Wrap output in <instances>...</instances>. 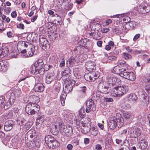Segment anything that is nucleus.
Returning a JSON list of instances; mask_svg holds the SVG:
<instances>
[{
    "instance_id": "7",
    "label": "nucleus",
    "mask_w": 150,
    "mask_h": 150,
    "mask_svg": "<svg viewBox=\"0 0 150 150\" xmlns=\"http://www.w3.org/2000/svg\"><path fill=\"white\" fill-rule=\"evenodd\" d=\"M30 44L27 42L20 41L18 42L17 44V48L18 50H19L21 51L22 53H23L26 52L25 48L28 47V45Z\"/></svg>"
},
{
    "instance_id": "25",
    "label": "nucleus",
    "mask_w": 150,
    "mask_h": 150,
    "mask_svg": "<svg viewBox=\"0 0 150 150\" xmlns=\"http://www.w3.org/2000/svg\"><path fill=\"white\" fill-rule=\"evenodd\" d=\"M63 92H62L60 97V100H61V103L62 106L64 105L65 100L67 96V94L69 93H67L65 91L64 88H63Z\"/></svg>"
},
{
    "instance_id": "30",
    "label": "nucleus",
    "mask_w": 150,
    "mask_h": 150,
    "mask_svg": "<svg viewBox=\"0 0 150 150\" xmlns=\"http://www.w3.org/2000/svg\"><path fill=\"white\" fill-rule=\"evenodd\" d=\"M83 49V47L81 46H78L76 47L74 49V51L75 53L77 55H79L82 53V51Z\"/></svg>"
},
{
    "instance_id": "5",
    "label": "nucleus",
    "mask_w": 150,
    "mask_h": 150,
    "mask_svg": "<svg viewBox=\"0 0 150 150\" xmlns=\"http://www.w3.org/2000/svg\"><path fill=\"white\" fill-rule=\"evenodd\" d=\"M76 81L70 78H67L64 81L65 86L64 88V90L67 93L71 92L73 89V86L74 85Z\"/></svg>"
},
{
    "instance_id": "44",
    "label": "nucleus",
    "mask_w": 150,
    "mask_h": 150,
    "mask_svg": "<svg viewBox=\"0 0 150 150\" xmlns=\"http://www.w3.org/2000/svg\"><path fill=\"white\" fill-rule=\"evenodd\" d=\"M50 24L52 25V24L50 23V24H48L47 26V28L50 30V31L51 33H54L55 31V26H52L50 25Z\"/></svg>"
},
{
    "instance_id": "16",
    "label": "nucleus",
    "mask_w": 150,
    "mask_h": 150,
    "mask_svg": "<svg viewBox=\"0 0 150 150\" xmlns=\"http://www.w3.org/2000/svg\"><path fill=\"white\" fill-rule=\"evenodd\" d=\"M28 49H27V51L26 50V56L27 57H32L34 54L35 52V46L31 44L28 45Z\"/></svg>"
},
{
    "instance_id": "22",
    "label": "nucleus",
    "mask_w": 150,
    "mask_h": 150,
    "mask_svg": "<svg viewBox=\"0 0 150 150\" xmlns=\"http://www.w3.org/2000/svg\"><path fill=\"white\" fill-rule=\"evenodd\" d=\"M113 71L114 73L119 74L121 76V74L125 72L124 71H126V69L117 65L114 68Z\"/></svg>"
},
{
    "instance_id": "8",
    "label": "nucleus",
    "mask_w": 150,
    "mask_h": 150,
    "mask_svg": "<svg viewBox=\"0 0 150 150\" xmlns=\"http://www.w3.org/2000/svg\"><path fill=\"white\" fill-rule=\"evenodd\" d=\"M137 11L139 13H146L150 11V6L142 4L139 5L137 8Z\"/></svg>"
},
{
    "instance_id": "3",
    "label": "nucleus",
    "mask_w": 150,
    "mask_h": 150,
    "mask_svg": "<svg viewBox=\"0 0 150 150\" xmlns=\"http://www.w3.org/2000/svg\"><path fill=\"white\" fill-rule=\"evenodd\" d=\"M112 94L115 97H119L125 94L127 91L123 86H118L114 87L112 90Z\"/></svg>"
},
{
    "instance_id": "33",
    "label": "nucleus",
    "mask_w": 150,
    "mask_h": 150,
    "mask_svg": "<svg viewBox=\"0 0 150 150\" xmlns=\"http://www.w3.org/2000/svg\"><path fill=\"white\" fill-rule=\"evenodd\" d=\"M44 120L43 116H42L38 117L36 121V126H41Z\"/></svg>"
},
{
    "instance_id": "46",
    "label": "nucleus",
    "mask_w": 150,
    "mask_h": 150,
    "mask_svg": "<svg viewBox=\"0 0 150 150\" xmlns=\"http://www.w3.org/2000/svg\"><path fill=\"white\" fill-rule=\"evenodd\" d=\"M84 113V108L82 107L79 110V115L80 117L82 118L84 117V115L83 113Z\"/></svg>"
},
{
    "instance_id": "48",
    "label": "nucleus",
    "mask_w": 150,
    "mask_h": 150,
    "mask_svg": "<svg viewBox=\"0 0 150 150\" xmlns=\"http://www.w3.org/2000/svg\"><path fill=\"white\" fill-rule=\"evenodd\" d=\"M149 83L146 82V84L145 86V88L146 92H147L149 95L150 96V85L148 84Z\"/></svg>"
},
{
    "instance_id": "9",
    "label": "nucleus",
    "mask_w": 150,
    "mask_h": 150,
    "mask_svg": "<svg viewBox=\"0 0 150 150\" xmlns=\"http://www.w3.org/2000/svg\"><path fill=\"white\" fill-rule=\"evenodd\" d=\"M121 76L132 81L136 79L135 74L132 72H125L121 74Z\"/></svg>"
},
{
    "instance_id": "13",
    "label": "nucleus",
    "mask_w": 150,
    "mask_h": 150,
    "mask_svg": "<svg viewBox=\"0 0 150 150\" xmlns=\"http://www.w3.org/2000/svg\"><path fill=\"white\" fill-rule=\"evenodd\" d=\"M42 79L40 78V82L37 83L35 84L34 88L35 92H42L44 90V87L43 84L41 82H42Z\"/></svg>"
},
{
    "instance_id": "53",
    "label": "nucleus",
    "mask_w": 150,
    "mask_h": 150,
    "mask_svg": "<svg viewBox=\"0 0 150 150\" xmlns=\"http://www.w3.org/2000/svg\"><path fill=\"white\" fill-rule=\"evenodd\" d=\"M91 134L94 136H96L98 133V131L97 129L94 128L93 129H92V130L91 131Z\"/></svg>"
},
{
    "instance_id": "6",
    "label": "nucleus",
    "mask_w": 150,
    "mask_h": 150,
    "mask_svg": "<svg viewBox=\"0 0 150 150\" xmlns=\"http://www.w3.org/2000/svg\"><path fill=\"white\" fill-rule=\"evenodd\" d=\"M141 130L138 128H130L128 132L129 137L136 138L139 136L141 134Z\"/></svg>"
},
{
    "instance_id": "26",
    "label": "nucleus",
    "mask_w": 150,
    "mask_h": 150,
    "mask_svg": "<svg viewBox=\"0 0 150 150\" xmlns=\"http://www.w3.org/2000/svg\"><path fill=\"white\" fill-rule=\"evenodd\" d=\"M142 102L143 105H147L148 103L149 97L147 94H142L141 95Z\"/></svg>"
},
{
    "instance_id": "1",
    "label": "nucleus",
    "mask_w": 150,
    "mask_h": 150,
    "mask_svg": "<svg viewBox=\"0 0 150 150\" xmlns=\"http://www.w3.org/2000/svg\"><path fill=\"white\" fill-rule=\"evenodd\" d=\"M123 118L120 114L117 113L115 116L110 118L108 122V126L111 129H114L117 126L121 127L124 124Z\"/></svg>"
},
{
    "instance_id": "32",
    "label": "nucleus",
    "mask_w": 150,
    "mask_h": 150,
    "mask_svg": "<svg viewBox=\"0 0 150 150\" xmlns=\"http://www.w3.org/2000/svg\"><path fill=\"white\" fill-rule=\"evenodd\" d=\"M44 64L43 62V61L42 59H39L37 60L34 64V65L37 68L43 67Z\"/></svg>"
},
{
    "instance_id": "42",
    "label": "nucleus",
    "mask_w": 150,
    "mask_h": 150,
    "mask_svg": "<svg viewBox=\"0 0 150 150\" xmlns=\"http://www.w3.org/2000/svg\"><path fill=\"white\" fill-rule=\"evenodd\" d=\"M31 126L30 123L29 122H27L23 126V129L24 131L26 132L30 127Z\"/></svg>"
},
{
    "instance_id": "59",
    "label": "nucleus",
    "mask_w": 150,
    "mask_h": 150,
    "mask_svg": "<svg viewBox=\"0 0 150 150\" xmlns=\"http://www.w3.org/2000/svg\"><path fill=\"white\" fill-rule=\"evenodd\" d=\"M17 27L18 28L23 30L24 29V25L23 24L20 23L18 24Z\"/></svg>"
},
{
    "instance_id": "43",
    "label": "nucleus",
    "mask_w": 150,
    "mask_h": 150,
    "mask_svg": "<svg viewBox=\"0 0 150 150\" xmlns=\"http://www.w3.org/2000/svg\"><path fill=\"white\" fill-rule=\"evenodd\" d=\"M5 98L4 96H0V110L3 108Z\"/></svg>"
},
{
    "instance_id": "51",
    "label": "nucleus",
    "mask_w": 150,
    "mask_h": 150,
    "mask_svg": "<svg viewBox=\"0 0 150 150\" xmlns=\"http://www.w3.org/2000/svg\"><path fill=\"white\" fill-rule=\"evenodd\" d=\"M52 67V66L47 64H45L43 65V68L45 71H47Z\"/></svg>"
},
{
    "instance_id": "14",
    "label": "nucleus",
    "mask_w": 150,
    "mask_h": 150,
    "mask_svg": "<svg viewBox=\"0 0 150 150\" xmlns=\"http://www.w3.org/2000/svg\"><path fill=\"white\" fill-rule=\"evenodd\" d=\"M39 42L40 45L43 49H49L50 45L49 42L45 38L40 37L39 39Z\"/></svg>"
},
{
    "instance_id": "55",
    "label": "nucleus",
    "mask_w": 150,
    "mask_h": 150,
    "mask_svg": "<svg viewBox=\"0 0 150 150\" xmlns=\"http://www.w3.org/2000/svg\"><path fill=\"white\" fill-rule=\"evenodd\" d=\"M34 109L35 111V113H37L38 112L39 110V106L36 103H34Z\"/></svg>"
},
{
    "instance_id": "34",
    "label": "nucleus",
    "mask_w": 150,
    "mask_h": 150,
    "mask_svg": "<svg viewBox=\"0 0 150 150\" xmlns=\"http://www.w3.org/2000/svg\"><path fill=\"white\" fill-rule=\"evenodd\" d=\"M0 61V71H6L8 67L7 64H5V61Z\"/></svg>"
},
{
    "instance_id": "38",
    "label": "nucleus",
    "mask_w": 150,
    "mask_h": 150,
    "mask_svg": "<svg viewBox=\"0 0 150 150\" xmlns=\"http://www.w3.org/2000/svg\"><path fill=\"white\" fill-rule=\"evenodd\" d=\"M89 40V39L87 38H84V39H81L79 40L78 42V44L79 46H81L83 47H84L86 43Z\"/></svg>"
},
{
    "instance_id": "58",
    "label": "nucleus",
    "mask_w": 150,
    "mask_h": 150,
    "mask_svg": "<svg viewBox=\"0 0 150 150\" xmlns=\"http://www.w3.org/2000/svg\"><path fill=\"white\" fill-rule=\"evenodd\" d=\"M140 37V35L139 34H136L134 37L133 38V41H135Z\"/></svg>"
},
{
    "instance_id": "17",
    "label": "nucleus",
    "mask_w": 150,
    "mask_h": 150,
    "mask_svg": "<svg viewBox=\"0 0 150 150\" xmlns=\"http://www.w3.org/2000/svg\"><path fill=\"white\" fill-rule=\"evenodd\" d=\"M85 67L86 69L90 71H92L96 68L95 63L91 61L87 62L85 64Z\"/></svg>"
},
{
    "instance_id": "2",
    "label": "nucleus",
    "mask_w": 150,
    "mask_h": 150,
    "mask_svg": "<svg viewBox=\"0 0 150 150\" xmlns=\"http://www.w3.org/2000/svg\"><path fill=\"white\" fill-rule=\"evenodd\" d=\"M55 118L57 119V122L58 124L59 129L62 133H65V135L67 137L71 136L72 134L73 130L71 126H64L62 120L59 115H56Z\"/></svg>"
},
{
    "instance_id": "10",
    "label": "nucleus",
    "mask_w": 150,
    "mask_h": 150,
    "mask_svg": "<svg viewBox=\"0 0 150 150\" xmlns=\"http://www.w3.org/2000/svg\"><path fill=\"white\" fill-rule=\"evenodd\" d=\"M34 105V103L31 102L29 103L26 105L25 108V111L27 114L30 115L35 114Z\"/></svg>"
},
{
    "instance_id": "29",
    "label": "nucleus",
    "mask_w": 150,
    "mask_h": 150,
    "mask_svg": "<svg viewBox=\"0 0 150 150\" xmlns=\"http://www.w3.org/2000/svg\"><path fill=\"white\" fill-rule=\"evenodd\" d=\"M59 145V144L58 142L54 139L53 142L49 144V146L51 148L54 149L58 147Z\"/></svg>"
},
{
    "instance_id": "36",
    "label": "nucleus",
    "mask_w": 150,
    "mask_h": 150,
    "mask_svg": "<svg viewBox=\"0 0 150 150\" xmlns=\"http://www.w3.org/2000/svg\"><path fill=\"white\" fill-rule=\"evenodd\" d=\"M81 132L83 133L86 134L88 132L90 129V128L89 126H86L85 124L83 125L81 127Z\"/></svg>"
},
{
    "instance_id": "18",
    "label": "nucleus",
    "mask_w": 150,
    "mask_h": 150,
    "mask_svg": "<svg viewBox=\"0 0 150 150\" xmlns=\"http://www.w3.org/2000/svg\"><path fill=\"white\" fill-rule=\"evenodd\" d=\"M14 122L12 120H9L6 121L4 124V129L8 131L10 130L13 128Z\"/></svg>"
},
{
    "instance_id": "63",
    "label": "nucleus",
    "mask_w": 150,
    "mask_h": 150,
    "mask_svg": "<svg viewBox=\"0 0 150 150\" xmlns=\"http://www.w3.org/2000/svg\"><path fill=\"white\" fill-rule=\"evenodd\" d=\"M12 17L13 18H15L17 16V13L16 11L12 12L11 14Z\"/></svg>"
},
{
    "instance_id": "50",
    "label": "nucleus",
    "mask_w": 150,
    "mask_h": 150,
    "mask_svg": "<svg viewBox=\"0 0 150 150\" xmlns=\"http://www.w3.org/2000/svg\"><path fill=\"white\" fill-rule=\"evenodd\" d=\"M131 20L130 18L128 16L124 17L122 19V20L124 23H129Z\"/></svg>"
},
{
    "instance_id": "49",
    "label": "nucleus",
    "mask_w": 150,
    "mask_h": 150,
    "mask_svg": "<svg viewBox=\"0 0 150 150\" xmlns=\"http://www.w3.org/2000/svg\"><path fill=\"white\" fill-rule=\"evenodd\" d=\"M56 84H57V86L54 89V91H56V96H57L60 91L61 85L58 83H56Z\"/></svg>"
},
{
    "instance_id": "24",
    "label": "nucleus",
    "mask_w": 150,
    "mask_h": 150,
    "mask_svg": "<svg viewBox=\"0 0 150 150\" xmlns=\"http://www.w3.org/2000/svg\"><path fill=\"white\" fill-rule=\"evenodd\" d=\"M139 147L142 150H144L146 149L147 147L148 143L147 140L144 139L141 140L139 142Z\"/></svg>"
},
{
    "instance_id": "12",
    "label": "nucleus",
    "mask_w": 150,
    "mask_h": 150,
    "mask_svg": "<svg viewBox=\"0 0 150 150\" xmlns=\"http://www.w3.org/2000/svg\"><path fill=\"white\" fill-rule=\"evenodd\" d=\"M15 97L14 94H11V96L8 98V100L6 102L5 105H4L3 107L5 110H7L8 109L11 105L13 104L15 100Z\"/></svg>"
},
{
    "instance_id": "15",
    "label": "nucleus",
    "mask_w": 150,
    "mask_h": 150,
    "mask_svg": "<svg viewBox=\"0 0 150 150\" xmlns=\"http://www.w3.org/2000/svg\"><path fill=\"white\" fill-rule=\"evenodd\" d=\"M54 74L53 71L47 72L45 79V82L47 83H50L54 79Z\"/></svg>"
},
{
    "instance_id": "40",
    "label": "nucleus",
    "mask_w": 150,
    "mask_h": 150,
    "mask_svg": "<svg viewBox=\"0 0 150 150\" xmlns=\"http://www.w3.org/2000/svg\"><path fill=\"white\" fill-rule=\"evenodd\" d=\"M30 69V72L31 74H38V68L36 67L35 65H32Z\"/></svg>"
},
{
    "instance_id": "61",
    "label": "nucleus",
    "mask_w": 150,
    "mask_h": 150,
    "mask_svg": "<svg viewBox=\"0 0 150 150\" xmlns=\"http://www.w3.org/2000/svg\"><path fill=\"white\" fill-rule=\"evenodd\" d=\"M129 105L125 103L123 104L121 106V107L125 109H127L129 108Z\"/></svg>"
},
{
    "instance_id": "54",
    "label": "nucleus",
    "mask_w": 150,
    "mask_h": 150,
    "mask_svg": "<svg viewBox=\"0 0 150 150\" xmlns=\"http://www.w3.org/2000/svg\"><path fill=\"white\" fill-rule=\"evenodd\" d=\"M123 145L124 147H129L130 144L129 141L125 139L123 142V144H122L121 146Z\"/></svg>"
},
{
    "instance_id": "57",
    "label": "nucleus",
    "mask_w": 150,
    "mask_h": 150,
    "mask_svg": "<svg viewBox=\"0 0 150 150\" xmlns=\"http://www.w3.org/2000/svg\"><path fill=\"white\" fill-rule=\"evenodd\" d=\"M47 13L50 15H52V17L56 16L55 13L52 10H48L47 11Z\"/></svg>"
},
{
    "instance_id": "35",
    "label": "nucleus",
    "mask_w": 150,
    "mask_h": 150,
    "mask_svg": "<svg viewBox=\"0 0 150 150\" xmlns=\"http://www.w3.org/2000/svg\"><path fill=\"white\" fill-rule=\"evenodd\" d=\"M100 91H94L92 95V98L94 100H97L100 98Z\"/></svg>"
},
{
    "instance_id": "27",
    "label": "nucleus",
    "mask_w": 150,
    "mask_h": 150,
    "mask_svg": "<svg viewBox=\"0 0 150 150\" xmlns=\"http://www.w3.org/2000/svg\"><path fill=\"white\" fill-rule=\"evenodd\" d=\"M124 117L126 120L129 121L134 118V116L132 113L126 112L124 113Z\"/></svg>"
},
{
    "instance_id": "28",
    "label": "nucleus",
    "mask_w": 150,
    "mask_h": 150,
    "mask_svg": "<svg viewBox=\"0 0 150 150\" xmlns=\"http://www.w3.org/2000/svg\"><path fill=\"white\" fill-rule=\"evenodd\" d=\"M127 98L129 101L134 102H136L138 98L137 95L134 93H131L128 95Z\"/></svg>"
},
{
    "instance_id": "64",
    "label": "nucleus",
    "mask_w": 150,
    "mask_h": 150,
    "mask_svg": "<svg viewBox=\"0 0 150 150\" xmlns=\"http://www.w3.org/2000/svg\"><path fill=\"white\" fill-rule=\"evenodd\" d=\"M73 146L71 144H69L67 146V148L68 150H71L73 148Z\"/></svg>"
},
{
    "instance_id": "52",
    "label": "nucleus",
    "mask_w": 150,
    "mask_h": 150,
    "mask_svg": "<svg viewBox=\"0 0 150 150\" xmlns=\"http://www.w3.org/2000/svg\"><path fill=\"white\" fill-rule=\"evenodd\" d=\"M38 69V74H39L40 75L43 74H44L45 70L43 68V67L39 68Z\"/></svg>"
},
{
    "instance_id": "47",
    "label": "nucleus",
    "mask_w": 150,
    "mask_h": 150,
    "mask_svg": "<svg viewBox=\"0 0 150 150\" xmlns=\"http://www.w3.org/2000/svg\"><path fill=\"white\" fill-rule=\"evenodd\" d=\"M122 55L124 58L126 60L131 59L132 58L131 55L127 53L123 52L122 53Z\"/></svg>"
},
{
    "instance_id": "31",
    "label": "nucleus",
    "mask_w": 150,
    "mask_h": 150,
    "mask_svg": "<svg viewBox=\"0 0 150 150\" xmlns=\"http://www.w3.org/2000/svg\"><path fill=\"white\" fill-rule=\"evenodd\" d=\"M54 139L51 136L48 135L45 136V140L46 143L49 145V144L53 142Z\"/></svg>"
},
{
    "instance_id": "23",
    "label": "nucleus",
    "mask_w": 150,
    "mask_h": 150,
    "mask_svg": "<svg viewBox=\"0 0 150 150\" xmlns=\"http://www.w3.org/2000/svg\"><path fill=\"white\" fill-rule=\"evenodd\" d=\"M87 107H88L91 109L93 111H95L96 110V107L93 101L91 99H90L88 100L86 103Z\"/></svg>"
},
{
    "instance_id": "56",
    "label": "nucleus",
    "mask_w": 150,
    "mask_h": 150,
    "mask_svg": "<svg viewBox=\"0 0 150 150\" xmlns=\"http://www.w3.org/2000/svg\"><path fill=\"white\" fill-rule=\"evenodd\" d=\"M104 101L107 102H112L113 100L112 98L104 97Z\"/></svg>"
},
{
    "instance_id": "21",
    "label": "nucleus",
    "mask_w": 150,
    "mask_h": 150,
    "mask_svg": "<svg viewBox=\"0 0 150 150\" xmlns=\"http://www.w3.org/2000/svg\"><path fill=\"white\" fill-rule=\"evenodd\" d=\"M56 115H55V116L54 117V119H57V118H55V116ZM56 122H57V125H54V126H52V128H51L50 131L51 133L54 135H56L59 133V130L60 129H59L58 124L57 123V120H56Z\"/></svg>"
},
{
    "instance_id": "60",
    "label": "nucleus",
    "mask_w": 150,
    "mask_h": 150,
    "mask_svg": "<svg viewBox=\"0 0 150 150\" xmlns=\"http://www.w3.org/2000/svg\"><path fill=\"white\" fill-rule=\"evenodd\" d=\"M15 94L18 96H21L22 94L21 90L19 89L16 90V91Z\"/></svg>"
},
{
    "instance_id": "62",
    "label": "nucleus",
    "mask_w": 150,
    "mask_h": 150,
    "mask_svg": "<svg viewBox=\"0 0 150 150\" xmlns=\"http://www.w3.org/2000/svg\"><path fill=\"white\" fill-rule=\"evenodd\" d=\"M73 6V4L71 3L69 4L67 6V9L68 10H71Z\"/></svg>"
},
{
    "instance_id": "37",
    "label": "nucleus",
    "mask_w": 150,
    "mask_h": 150,
    "mask_svg": "<svg viewBox=\"0 0 150 150\" xmlns=\"http://www.w3.org/2000/svg\"><path fill=\"white\" fill-rule=\"evenodd\" d=\"M55 15L56 18L54 20V22L55 24L61 25L62 23V21L61 17L56 13H55Z\"/></svg>"
},
{
    "instance_id": "45",
    "label": "nucleus",
    "mask_w": 150,
    "mask_h": 150,
    "mask_svg": "<svg viewBox=\"0 0 150 150\" xmlns=\"http://www.w3.org/2000/svg\"><path fill=\"white\" fill-rule=\"evenodd\" d=\"M70 71V69L68 67L65 68L64 71H62L61 73L62 75L64 76H66L69 74Z\"/></svg>"
},
{
    "instance_id": "11",
    "label": "nucleus",
    "mask_w": 150,
    "mask_h": 150,
    "mask_svg": "<svg viewBox=\"0 0 150 150\" xmlns=\"http://www.w3.org/2000/svg\"><path fill=\"white\" fill-rule=\"evenodd\" d=\"M98 88L100 92L105 94L108 93L110 92L109 87L103 83H100L98 86Z\"/></svg>"
},
{
    "instance_id": "39",
    "label": "nucleus",
    "mask_w": 150,
    "mask_h": 150,
    "mask_svg": "<svg viewBox=\"0 0 150 150\" xmlns=\"http://www.w3.org/2000/svg\"><path fill=\"white\" fill-rule=\"evenodd\" d=\"M3 49L2 50H0V58H3L7 54L8 52V48H6L5 49Z\"/></svg>"
},
{
    "instance_id": "19",
    "label": "nucleus",
    "mask_w": 150,
    "mask_h": 150,
    "mask_svg": "<svg viewBox=\"0 0 150 150\" xmlns=\"http://www.w3.org/2000/svg\"><path fill=\"white\" fill-rule=\"evenodd\" d=\"M107 80L108 84L112 85H114L116 83H118L117 81H119V79H117L115 77L112 75L108 76L107 77Z\"/></svg>"
},
{
    "instance_id": "41",
    "label": "nucleus",
    "mask_w": 150,
    "mask_h": 150,
    "mask_svg": "<svg viewBox=\"0 0 150 150\" xmlns=\"http://www.w3.org/2000/svg\"><path fill=\"white\" fill-rule=\"evenodd\" d=\"M137 25V23L134 21H130L128 23L126 24V27H128V26L130 28H133L135 27Z\"/></svg>"
},
{
    "instance_id": "20",
    "label": "nucleus",
    "mask_w": 150,
    "mask_h": 150,
    "mask_svg": "<svg viewBox=\"0 0 150 150\" xmlns=\"http://www.w3.org/2000/svg\"><path fill=\"white\" fill-rule=\"evenodd\" d=\"M79 61V60L77 57H71L66 62V64L67 67L72 66L76 62H78Z\"/></svg>"
},
{
    "instance_id": "4",
    "label": "nucleus",
    "mask_w": 150,
    "mask_h": 150,
    "mask_svg": "<svg viewBox=\"0 0 150 150\" xmlns=\"http://www.w3.org/2000/svg\"><path fill=\"white\" fill-rule=\"evenodd\" d=\"M100 73L97 71H92L91 72L86 74L84 77L85 79L89 81H94L100 76Z\"/></svg>"
}]
</instances>
